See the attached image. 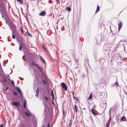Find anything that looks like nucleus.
Listing matches in <instances>:
<instances>
[{
	"mask_svg": "<svg viewBox=\"0 0 127 127\" xmlns=\"http://www.w3.org/2000/svg\"><path fill=\"white\" fill-rule=\"evenodd\" d=\"M100 106L102 108L105 109L106 107L107 104L105 101L104 99H102L100 101Z\"/></svg>",
	"mask_w": 127,
	"mask_h": 127,
	"instance_id": "1",
	"label": "nucleus"
},
{
	"mask_svg": "<svg viewBox=\"0 0 127 127\" xmlns=\"http://www.w3.org/2000/svg\"><path fill=\"white\" fill-rule=\"evenodd\" d=\"M9 27L11 29L12 32H13L15 30L16 26L14 24H12L11 25H9Z\"/></svg>",
	"mask_w": 127,
	"mask_h": 127,
	"instance_id": "2",
	"label": "nucleus"
},
{
	"mask_svg": "<svg viewBox=\"0 0 127 127\" xmlns=\"http://www.w3.org/2000/svg\"><path fill=\"white\" fill-rule=\"evenodd\" d=\"M61 86L64 89L65 91L67 90V87L65 83H62L61 84Z\"/></svg>",
	"mask_w": 127,
	"mask_h": 127,
	"instance_id": "3",
	"label": "nucleus"
},
{
	"mask_svg": "<svg viewBox=\"0 0 127 127\" xmlns=\"http://www.w3.org/2000/svg\"><path fill=\"white\" fill-rule=\"evenodd\" d=\"M12 104L15 106L18 107L20 106V103L18 101H13L12 103Z\"/></svg>",
	"mask_w": 127,
	"mask_h": 127,
	"instance_id": "4",
	"label": "nucleus"
},
{
	"mask_svg": "<svg viewBox=\"0 0 127 127\" xmlns=\"http://www.w3.org/2000/svg\"><path fill=\"white\" fill-rule=\"evenodd\" d=\"M0 12L2 14V17H3V15L2 14V12H4L5 10V7L4 6H2L0 8Z\"/></svg>",
	"mask_w": 127,
	"mask_h": 127,
	"instance_id": "5",
	"label": "nucleus"
},
{
	"mask_svg": "<svg viewBox=\"0 0 127 127\" xmlns=\"http://www.w3.org/2000/svg\"><path fill=\"white\" fill-rule=\"evenodd\" d=\"M46 14V12L44 11H43L39 14V15L40 16H43Z\"/></svg>",
	"mask_w": 127,
	"mask_h": 127,
	"instance_id": "6",
	"label": "nucleus"
},
{
	"mask_svg": "<svg viewBox=\"0 0 127 127\" xmlns=\"http://www.w3.org/2000/svg\"><path fill=\"white\" fill-rule=\"evenodd\" d=\"M16 89H17V91L19 92L20 94L22 96H23V95L21 92L20 89L18 87L16 88Z\"/></svg>",
	"mask_w": 127,
	"mask_h": 127,
	"instance_id": "7",
	"label": "nucleus"
},
{
	"mask_svg": "<svg viewBox=\"0 0 127 127\" xmlns=\"http://www.w3.org/2000/svg\"><path fill=\"white\" fill-rule=\"evenodd\" d=\"M39 92V88H38L36 91V94L35 95L36 97H38V95Z\"/></svg>",
	"mask_w": 127,
	"mask_h": 127,
	"instance_id": "8",
	"label": "nucleus"
},
{
	"mask_svg": "<svg viewBox=\"0 0 127 127\" xmlns=\"http://www.w3.org/2000/svg\"><path fill=\"white\" fill-rule=\"evenodd\" d=\"M121 121H126V117L125 116H123L121 118Z\"/></svg>",
	"mask_w": 127,
	"mask_h": 127,
	"instance_id": "9",
	"label": "nucleus"
},
{
	"mask_svg": "<svg viewBox=\"0 0 127 127\" xmlns=\"http://www.w3.org/2000/svg\"><path fill=\"white\" fill-rule=\"evenodd\" d=\"M122 26V22L119 23L118 24V31H119L121 28Z\"/></svg>",
	"mask_w": 127,
	"mask_h": 127,
	"instance_id": "10",
	"label": "nucleus"
},
{
	"mask_svg": "<svg viewBox=\"0 0 127 127\" xmlns=\"http://www.w3.org/2000/svg\"><path fill=\"white\" fill-rule=\"evenodd\" d=\"M118 86V84L117 82H116L114 84H112L111 86H114L115 87H117Z\"/></svg>",
	"mask_w": 127,
	"mask_h": 127,
	"instance_id": "11",
	"label": "nucleus"
},
{
	"mask_svg": "<svg viewBox=\"0 0 127 127\" xmlns=\"http://www.w3.org/2000/svg\"><path fill=\"white\" fill-rule=\"evenodd\" d=\"M39 56L40 58V60H41V62L43 63H44L45 64V62L44 59L40 56V55Z\"/></svg>",
	"mask_w": 127,
	"mask_h": 127,
	"instance_id": "12",
	"label": "nucleus"
},
{
	"mask_svg": "<svg viewBox=\"0 0 127 127\" xmlns=\"http://www.w3.org/2000/svg\"><path fill=\"white\" fill-rule=\"evenodd\" d=\"M26 100H24V102L23 105V107L24 108H25V109H26Z\"/></svg>",
	"mask_w": 127,
	"mask_h": 127,
	"instance_id": "13",
	"label": "nucleus"
},
{
	"mask_svg": "<svg viewBox=\"0 0 127 127\" xmlns=\"http://www.w3.org/2000/svg\"><path fill=\"white\" fill-rule=\"evenodd\" d=\"M25 115L27 116L28 117H30L31 116V115L27 112H25Z\"/></svg>",
	"mask_w": 127,
	"mask_h": 127,
	"instance_id": "14",
	"label": "nucleus"
},
{
	"mask_svg": "<svg viewBox=\"0 0 127 127\" xmlns=\"http://www.w3.org/2000/svg\"><path fill=\"white\" fill-rule=\"evenodd\" d=\"M110 124V120H109L106 125V127H109Z\"/></svg>",
	"mask_w": 127,
	"mask_h": 127,
	"instance_id": "15",
	"label": "nucleus"
},
{
	"mask_svg": "<svg viewBox=\"0 0 127 127\" xmlns=\"http://www.w3.org/2000/svg\"><path fill=\"white\" fill-rule=\"evenodd\" d=\"M94 109L93 108H92L91 109V111L92 112V113L94 115H96V114H95V112L94 111V110H93Z\"/></svg>",
	"mask_w": 127,
	"mask_h": 127,
	"instance_id": "16",
	"label": "nucleus"
},
{
	"mask_svg": "<svg viewBox=\"0 0 127 127\" xmlns=\"http://www.w3.org/2000/svg\"><path fill=\"white\" fill-rule=\"evenodd\" d=\"M92 93H91L90 94V96H89V100H91L92 98Z\"/></svg>",
	"mask_w": 127,
	"mask_h": 127,
	"instance_id": "17",
	"label": "nucleus"
},
{
	"mask_svg": "<svg viewBox=\"0 0 127 127\" xmlns=\"http://www.w3.org/2000/svg\"><path fill=\"white\" fill-rule=\"evenodd\" d=\"M12 93L14 95H17V93L16 92L14 91V90H13V91L12 92Z\"/></svg>",
	"mask_w": 127,
	"mask_h": 127,
	"instance_id": "18",
	"label": "nucleus"
},
{
	"mask_svg": "<svg viewBox=\"0 0 127 127\" xmlns=\"http://www.w3.org/2000/svg\"><path fill=\"white\" fill-rule=\"evenodd\" d=\"M31 64L34 65L35 66H36L38 65L37 64L34 63V62H32L31 63Z\"/></svg>",
	"mask_w": 127,
	"mask_h": 127,
	"instance_id": "19",
	"label": "nucleus"
},
{
	"mask_svg": "<svg viewBox=\"0 0 127 127\" xmlns=\"http://www.w3.org/2000/svg\"><path fill=\"white\" fill-rule=\"evenodd\" d=\"M51 95L52 96V97L53 99H54V95L53 93V92L52 90L51 91Z\"/></svg>",
	"mask_w": 127,
	"mask_h": 127,
	"instance_id": "20",
	"label": "nucleus"
},
{
	"mask_svg": "<svg viewBox=\"0 0 127 127\" xmlns=\"http://www.w3.org/2000/svg\"><path fill=\"white\" fill-rule=\"evenodd\" d=\"M17 1L20 3H23V1L22 0H16Z\"/></svg>",
	"mask_w": 127,
	"mask_h": 127,
	"instance_id": "21",
	"label": "nucleus"
},
{
	"mask_svg": "<svg viewBox=\"0 0 127 127\" xmlns=\"http://www.w3.org/2000/svg\"><path fill=\"white\" fill-rule=\"evenodd\" d=\"M74 108H75V110L76 113L77 112V111H78V110H77V107L76 106V104H75L74 105Z\"/></svg>",
	"mask_w": 127,
	"mask_h": 127,
	"instance_id": "22",
	"label": "nucleus"
},
{
	"mask_svg": "<svg viewBox=\"0 0 127 127\" xmlns=\"http://www.w3.org/2000/svg\"><path fill=\"white\" fill-rule=\"evenodd\" d=\"M66 10L67 11H68L69 12H70L71 10V9L70 7H68L66 8Z\"/></svg>",
	"mask_w": 127,
	"mask_h": 127,
	"instance_id": "23",
	"label": "nucleus"
},
{
	"mask_svg": "<svg viewBox=\"0 0 127 127\" xmlns=\"http://www.w3.org/2000/svg\"><path fill=\"white\" fill-rule=\"evenodd\" d=\"M19 50L20 51H21V50L22 49V46L21 45V43H19Z\"/></svg>",
	"mask_w": 127,
	"mask_h": 127,
	"instance_id": "24",
	"label": "nucleus"
},
{
	"mask_svg": "<svg viewBox=\"0 0 127 127\" xmlns=\"http://www.w3.org/2000/svg\"><path fill=\"white\" fill-rule=\"evenodd\" d=\"M4 88L3 89V90L5 91H6L7 89V87L6 86H5V87L4 86Z\"/></svg>",
	"mask_w": 127,
	"mask_h": 127,
	"instance_id": "25",
	"label": "nucleus"
},
{
	"mask_svg": "<svg viewBox=\"0 0 127 127\" xmlns=\"http://www.w3.org/2000/svg\"><path fill=\"white\" fill-rule=\"evenodd\" d=\"M99 7L98 6H97V7L96 10L95 11V12L96 13L97 11H98L99 10Z\"/></svg>",
	"mask_w": 127,
	"mask_h": 127,
	"instance_id": "26",
	"label": "nucleus"
},
{
	"mask_svg": "<svg viewBox=\"0 0 127 127\" xmlns=\"http://www.w3.org/2000/svg\"><path fill=\"white\" fill-rule=\"evenodd\" d=\"M20 31L21 32V33L23 34V29L21 28V27L20 28Z\"/></svg>",
	"mask_w": 127,
	"mask_h": 127,
	"instance_id": "27",
	"label": "nucleus"
},
{
	"mask_svg": "<svg viewBox=\"0 0 127 127\" xmlns=\"http://www.w3.org/2000/svg\"><path fill=\"white\" fill-rule=\"evenodd\" d=\"M2 81L5 82L6 81V80L4 77H3L2 78Z\"/></svg>",
	"mask_w": 127,
	"mask_h": 127,
	"instance_id": "28",
	"label": "nucleus"
},
{
	"mask_svg": "<svg viewBox=\"0 0 127 127\" xmlns=\"http://www.w3.org/2000/svg\"><path fill=\"white\" fill-rule=\"evenodd\" d=\"M27 33H28V34L29 35V36L31 37H32V35L30 34L28 31H27Z\"/></svg>",
	"mask_w": 127,
	"mask_h": 127,
	"instance_id": "29",
	"label": "nucleus"
},
{
	"mask_svg": "<svg viewBox=\"0 0 127 127\" xmlns=\"http://www.w3.org/2000/svg\"><path fill=\"white\" fill-rule=\"evenodd\" d=\"M13 32H12V38L13 39H14L15 38V36L13 34Z\"/></svg>",
	"mask_w": 127,
	"mask_h": 127,
	"instance_id": "30",
	"label": "nucleus"
},
{
	"mask_svg": "<svg viewBox=\"0 0 127 127\" xmlns=\"http://www.w3.org/2000/svg\"><path fill=\"white\" fill-rule=\"evenodd\" d=\"M39 70L40 72L41 73H42L43 72V70L41 68L40 69H39Z\"/></svg>",
	"mask_w": 127,
	"mask_h": 127,
	"instance_id": "31",
	"label": "nucleus"
},
{
	"mask_svg": "<svg viewBox=\"0 0 127 127\" xmlns=\"http://www.w3.org/2000/svg\"><path fill=\"white\" fill-rule=\"evenodd\" d=\"M45 100L47 101H48L49 100V98H48L46 96H45Z\"/></svg>",
	"mask_w": 127,
	"mask_h": 127,
	"instance_id": "32",
	"label": "nucleus"
},
{
	"mask_svg": "<svg viewBox=\"0 0 127 127\" xmlns=\"http://www.w3.org/2000/svg\"><path fill=\"white\" fill-rule=\"evenodd\" d=\"M42 81L43 83L45 85L46 84V82L43 80H42Z\"/></svg>",
	"mask_w": 127,
	"mask_h": 127,
	"instance_id": "33",
	"label": "nucleus"
},
{
	"mask_svg": "<svg viewBox=\"0 0 127 127\" xmlns=\"http://www.w3.org/2000/svg\"><path fill=\"white\" fill-rule=\"evenodd\" d=\"M11 83L12 84L13 86H14V81L13 80L11 81Z\"/></svg>",
	"mask_w": 127,
	"mask_h": 127,
	"instance_id": "34",
	"label": "nucleus"
},
{
	"mask_svg": "<svg viewBox=\"0 0 127 127\" xmlns=\"http://www.w3.org/2000/svg\"><path fill=\"white\" fill-rule=\"evenodd\" d=\"M56 1L57 3V4H58L60 2L59 0H56Z\"/></svg>",
	"mask_w": 127,
	"mask_h": 127,
	"instance_id": "35",
	"label": "nucleus"
},
{
	"mask_svg": "<svg viewBox=\"0 0 127 127\" xmlns=\"http://www.w3.org/2000/svg\"><path fill=\"white\" fill-rule=\"evenodd\" d=\"M72 124V122L71 123L70 121V122L69 123V126L70 127H71V126Z\"/></svg>",
	"mask_w": 127,
	"mask_h": 127,
	"instance_id": "36",
	"label": "nucleus"
},
{
	"mask_svg": "<svg viewBox=\"0 0 127 127\" xmlns=\"http://www.w3.org/2000/svg\"><path fill=\"white\" fill-rule=\"evenodd\" d=\"M36 67H37V68L39 70V69H40L41 68L38 65H37L36 66Z\"/></svg>",
	"mask_w": 127,
	"mask_h": 127,
	"instance_id": "37",
	"label": "nucleus"
},
{
	"mask_svg": "<svg viewBox=\"0 0 127 127\" xmlns=\"http://www.w3.org/2000/svg\"><path fill=\"white\" fill-rule=\"evenodd\" d=\"M117 55H118V58L119 59H121V57L119 55V54H118Z\"/></svg>",
	"mask_w": 127,
	"mask_h": 127,
	"instance_id": "38",
	"label": "nucleus"
},
{
	"mask_svg": "<svg viewBox=\"0 0 127 127\" xmlns=\"http://www.w3.org/2000/svg\"><path fill=\"white\" fill-rule=\"evenodd\" d=\"M73 98H74L76 100H77V101H78V99L77 98H76L75 97V96H73Z\"/></svg>",
	"mask_w": 127,
	"mask_h": 127,
	"instance_id": "39",
	"label": "nucleus"
},
{
	"mask_svg": "<svg viewBox=\"0 0 127 127\" xmlns=\"http://www.w3.org/2000/svg\"><path fill=\"white\" fill-rule=\"evenodd\" d=\"M25 57V55H24V56H23L22 57V59H23V60L24 61H25V59H24V58Z\"/></svg>",
	"mask_w": 127,
	"mask_h": 127,
	"instance_id": "40",
	"label": "nucleus"
},
{
	"mask_svg": "<svg viewBox=\"0 0 127 127\" xmlns=\"http://www.w3.org/2000/svg\"><path fill=\"white\" fill-rule=\"evenodd\" d=\"M111 109H110V110H109V114H110L111 115Z\"/></svg>",
	"mask_w": 127,
	"mask_h": 127,
	"instance_id": "41",
	"label": "nucleus"
},
{
	"mask_svg": "<svg viewBox=\"0 0 127 127\" xmlns=\"http://www.w3.org/2000/svg\"><path fill=\"white\" fill-rule=\"evenodd\" d=\"M64 113H65V111L64 110L63 111V114L64 116Z\"/></svg>",
	"mask_w": 127,
	"mask_h": 127,
	"instance_id": "42",
	"label": "nucleus"
},
{
	"mask_svg": "<svg viewBox=\"0 0 127 127\" xmlns=\"http://www.w3.org/2000/svg\"><path fill=\"white\" fill-rule=\"evenodd\" d=\"M109 115L110 117H109V120H110H110L111 118V115L109 114Z\"/></svg>",
	"mask_w": 127,
	"mask_h": 127,
	"instance_id": "43",
	"label": "nucleus"
},
{
	"mask_svg": "<svg viewBox=\"0 0 127 127\" xmlns=\"http://www.w3.org/2000/svg\"><path fill=\"white\" fill-rule=\"evenodd\" d=\"M50 125L49 123H48L47 124V127H50Z\"/></svg>",
	"mask_w": 127,
	"mask_h": 127,
	"instance_id": "44",
	"label": "nucleus"
},
{
	"mask_svg": "<svg viewBox=\"0 0 127 127\" xmlns=\"http://www.w3.org/2000/svg\"><path fill=\"white\" fill-rule=\"evenodd\" d=\"M0 127H3V126L2 124H0Z\"/></svg>",
	"mask_w": 127,
	"mask_h": 127,
	"instance_id": "45",
	"label": "nucleus"
},
{
	"mask_svg": "<svg viewBox=\"0 0 127 127\" xmlns=\"http://www.w3.org/2000/svg\"><path fill=\"white\" fill-rule=\"evenodd\" d=\"M74 92H72V95H73V96H74Z\"/></svg>",
	"mask_w": 127,
	"mask_h": 127,
	"instance_id": "46",
	"label": "nucleus"
},
{
	"mask_svg": "<svg viewBox=\"0 0 127 127\" xmlns=\"http://www.w3.org/2000/svg\"><path fill=\"white\" fill-rule=\"evenodd\" d=\"M124 50L125 51V46H124Z\"/></svg>",
	"mask_w": 127,
	"mask_h": 127,
	"instance_id": "47",
	"label": "nucleus"
},
{
	"mask_svg": "<svg viewBox=\"0 0 127 127\" xmlns=\"http://www.w3.org/2000/svg\"><path fill=\"white\" fill-rule=\"evenodd\" d=\"M123 41V40H121V41H120V42L118 43V44H119V43L120 42H121L122 41Z\"/></svg>",
	"mask_w": 127,
	"mask_h": 127,
	"instance_id": "48",
	"label": "nucleus"
},
{
	"mask_svg": "<svg viewBox=\"0 0 127 127\" xmlns=\"http://www.w3.org/2000/svg\"><path fill=\"white\" fill-rule=\"evenodd\" d=\"M49 3H52V2H51V1H49Z\"/></svg>",
	"mask_w": 127,
	"mask_h": 127,
	"instance_id": "49",
	"label": "nucleus"
},
{
	"mask_svg": "<svg viewBox=\"0 0 127 127\" xmlns=\"http://www.w3.org/2000/svg\"><path fill=\"white\" fill-rule=\"evenodd\" d=\"M86 109V108H83V110H85Z\"/></svg>",
	"mask_w": 127,
	"mask_h": 127,
	"instance_id": "50",
	"label": "nucleus"
},
{
	"mask_svg": "<svg viewBox=\"0 0 127 127\" xmlns=\"http://www.w3.org/2000/svg\"><path fill=\"white\" fill-rule=\"evenodd\" d=\"M125 93L127 95V92H125Z\"/></svg>",
	"mask_w": 127,
	"mask_h": 127,
	"instance_id": "51",
	"label": "nucleus"
},
{
	"mask_svg": "<svg viewBox=\"0 0 127 127\" xmlns=\"http://www.w3.org/2000/svg\"><path fill=\"white\" fill-rule=\"evenodd\" d=\"M11 45H12V44H13V45H14V44H13V43H11Z\"/></svg>",
	"mask_w": 127,
	"mask_h": 127,
	"instance_id": "52",
	"label": "nucleus"
},
{
	"mask_svg": "<svg viewBox=\"0 0 127 127\" xmlns=\"http://www.w3.org/2000/svg\"><path fill=\"white\" fill-rule=\"evenodd\" d=\"M45 104H44V105L45 109Z\"/></svg>",
	"mask_w": 127,
	"mask_h": 127,
	"instance_id": "53",
	"label": "nucleus"
},
{
	"mask_svg": "<svg viewBox=\"0 0 127 127\" xmlns=\"http://www.w3.org/2000/svg\"><path fill=\"white\" fill-rule=\"evenodd\" d=\"M8 38H9V37H7V39H8V41H9V40H8Z\"/></svg>",
	"mask_w": 127,
	"mask_h": 127,
	"instance_id": "54",
	"label": "nucleus"
},
{
	"mask_svg": "<svg viewBox=\"0 0 127 127\" xmlns=\"http://www.w3.org/2000/svg\"><path fill=\"white\" fill-rule=\"evenodd\" d=\"M7 76H8V77H9V75H7Z\"/></svg>",
	"mask_w": 127,
	"mask_h": 127,
	"instance_id": "55",
	"label": "nucleus"
},
{
	"mask_svg": "<svg viewBox=\"0 0 127 127\" xmlns=\"http://www.w3.org/2000/svg\"><path fill=\"white\" fill-rule=\"evenodd\" d=\"M52 103H53V104H54V102H52Z\"/></svg>",
	"mask_w": 127,
	"mask_h": 127,
	"instance_id": "56",
	"label": "nucleus"
},
{
	"mask_svg": "<svg viewBox=\"0 0 127 127\" xmlns=\"http://www.w3.org/2000/svg\"><path fill=\"white\" fill-rule=\"evenodd\" d=\"M5 22H6V23H7V21H6Z\"/></svg>",
	"mask_w": 127,
	"mask_h": 127,
	"instance_id": "57",
	"label": "nucleus"
},
{
	"mask_svg": "<svg viewBox=\"0 0 127 127\" xmlns=\"http://www.w3.org/2000/svg\"><path fill=\"white\" fill-rule=\"evenodd\" d=\"M11 73H12V70L11 69Z\"/></svg>",
	"mask_w": 127,
	"mask_h": 127,
	"instance_id": "58",
	"label": "nucleus"
},
{
	"mask_svg": "<svg viewBox=\"0 0 127 127\" xmlns=\"http://www.w3.org/2000/svg\"><path fill=\"white\" fill-rule=\"evenodd\" d=\"M84 76V75L83 74V75H82V76Z\"/></svg>",
	"mask_w": 127,
	"mask_h": 127,
	"instance_id": "59",
	"label": "nucleus"
},
{
	"mask_svg": "<svg viewBox=\"0 0 127 127\" xmlns=\"http://www.w3.org/2000/svg\"><path fill=\"white\" fill-rule=\"evenodd\" d=\"M28 6H27L28 9Z\"/></svg>",
	"mask_w": 127,
	"mask_h": 127,
	"instance_id": "60",
	"label": "nucleus"
},
{
	"mask_svg": "<svg viewBox=\"0 0 127 127\" xmlns=\"http://www.w3.org/2000/svg\"><path fill=\"white\" fill-rule=\"evenodd\" d=\"M54 100V99H53V100Z\"/></svg>",
	"mask_w": 127,
	"mask_h": 127,
	"instance_id": "61",
	"label": "nucleus"
},
{
	"mask_svg": "<svg viewBox=\"0 0 127 127\" xmlns=\"http://www.w3.org/2000/svg\"><path fill=\"white\" fill-rule=\"evenodd\" d=\"M42 127H44L43 126V127L42 126Z\"/></svg>",
	"mask_w": 127,
	"mask_h": 127,
	"instance_id": "62",
	"label": "nucleus"
},
{
	"mask_svg": "<svg viewBox=\"0 0 127 127\" xmlns=\"http://www.w3.org/2000/svg\"><path fill=\"white\" fill-rule=\"evenodd\" d=\"M7 79H8V78H7ZM9 79L10 80H9Z\"/></svg>",
	"mask_w": 127,
	"mask_h": 127,
	"instance_id": "63",
	"label": "nucleus"
}]
</instances>
